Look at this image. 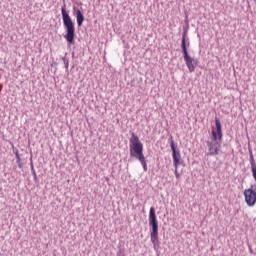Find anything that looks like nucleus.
<instances>
[{
	"label": "nucleus",
	"instance_id": "obj_15",
	"mask_svg": "<svg viewBox=\"0 0 256 256\" xmlns=\"http://www.w3.org/2000/svg\"><path fill=\"white\" fill-rule=\"evenodd\" d=\"M253 1H254L255 5H256V0H253Z\"/></svg>",
	"mask_w": 256,
	"mask_h": 256
},
{
	"label": "nucleus",
	"instance_id": "obj_8",
	"mask_svg": "<svg viewBox=\"0 0 256 256\" xmlns=\"http://www.w3.org/2000/svg\"><path fill=\"white\" fill-rule=\"evenodd\" d=\"M75 16L78 27H81L83 25V21H85V16H83V13L80 9L75 10Z\"/></svg>",
	"mask_w": 256,
	"mask_h": 256
},
{
	"label": "nucleus",
	"instance_id": "obj_6",
	"mask_svg": "<svg viewBox=\"0 0 256 256\" xmlns=\"http://www.w3.org/2000/svg\"><path fill=\"white\" fill-rule=\"evenodd\" d=\"M245 202L247 203L248 207H253L256 203V192L253 188H248L244 191Z\"/></svg>",
	"mask_w": 256,
	"mask_h": 256
},
{
	"label": "nucleus",
	"instance_id": "obj_12",
	"mask_svg": "<svg viewBox=\"0 0 256 256\" xmlns=\"http://www.w3.org/2000/svg\"><path fill=\"white\" fill-rule=\"evenodd\" d=\"M250 158H251V166L253 167V165H255V158H253V154H250Z\"/></svg>",
	"mask_w": 256,
	"mask_h": 256
},
{
	"label": "nucleus",
	"instance_id": "obj_2",
	"mask_svg": "<svg viewBox=\"0 0 256 256\" xmlns=\"http://www.w3.org/2000/svg\"><path fill=\"white\" fill-rule=\"evenodd\" d=\"M130 155L141 163L144 171H147V161L145 160V155L143 154V143L139 140V136L132 133L130 138Z\"/></svg>",
	"mask_w": 256,
	"mask_h": 256
},
{
	"label": "nucleus",
	"instance_id": "obj_7",
	"mask_svg": "<svg viewBox=\"0 0 256 256\" xmlns=\"http://www.w3.org/2000/svg\"><path fill=\"white\" fill-rule=\"evenodd\" d=\"M184 61L190 73L195 71V67L198 65V61L195 58H192L189 54L184 55Z\"/></svg>",
	"mask_w": 256,
	"mask_h": 256
},
{
	"label": "nucleus",
	"instance_id": "obj_3",
	"mask_svg": "<svg viewBox=\"0 0 256 256\" xmlns=\"http://www.w3.org/2000/svg\"><path fill=\"white\" fill-rule=\"evenodd\" d=\"M61 13H62V21L63 25L66 30V34L64 38L66 41L70 44L75 43V24L73 23V20L71 19V16H69V13H67V6L64 5L61 8Z\"/></svg>",
	"mask_w": 256,
	"mask_h": 256
},
{
	"label": "nucleus",
	"instance_id": "obj_14",
	"mask_svg": "<svg viewBox=\"0 0 256 256\" xmlns=\"http://www.w3.org/2000/svg\"><path fill=\"white\" fill-rule=\"evenodd\" d=\"M34 177H37V174L34 172Z\"/></svg>",
	"mask_w": 256,
	"mask_h": 256
},
{
	"label": "nucleus",
	"instance_id": "obj_13",
	"mask_svg": "<svg viewBox=\"0 0 256 256\" xmlns=\"http://www.w3.org/2000/svg\"><path fill=\"white\" fill-rule=\"evenodd\" d=\"M117 256H125V252L120 250L117 252Z\"/></svg>",
	"mask_w": 256,
	"mask_h": 256
},
{
	"label": "nucleus",
	"instance_id": "obj_5",
	"mask_svg": "<svg viewBox=\"0 0 256 256\" xmlns=\"http://www.w3.org/2000/svg\"><path fill=\"white\" fill-rule=\"evenodd\" d=\"M170 147L172 151L174 169H179V165H181V152H179L175 147V141H173V139L170 142Z\"/></svg>",
	"mask_w": 256,
	"mask_h": 256
},
{
	"label": "nucleus",
	"instance_id": "obj_11",
	"mask_svg": "<svg viewBox=\"0 0 256 256\" xmlns=\"http://www.w3.org/2000/svg\"><path fill=\"white\" fill-rule=\"evenodd\" d=\"M15 155H16L17 163H21V156L19 155V152H16Z\"/></svg>",
	"mask_w": 256,
	"mask_h": 256
},
{
	"label": "nucleus",
	"instance_id": "obj_9",
	"mask_svg": "<svg viewBox=\"0 0 256 256\" xmlns=\"http://www.w3.org/2000/svg\"><path fill=\"white\" fill-rule=\"evenodd\" d=\"M181 48H182V53L184 55H189V52H187V42L185 41V34L182 37V44H181Z\"/></svg>",
	"mask_w": 256,
	"mask_h": 256
},
{
	"label": "nucleus",
	"instance_id": "obj_10",
	"mask_svg": "<svg viewBox=\"0 0 256 256\" xmlns=\"http://www.w3.org/2000/svg\"><path fill=\"white\" fill-rule=\"evenodd\" d=\"M178 169L179 168H175V171H174L176 179H179V177H181V175L179 174Z\"/></svg>",
	"mask_w": 256,
	"mask_h": 256
},
{
	"label": "nucleus",
	"instance_id": "obj_1",
	"mask_svg": "<svg viewBox=\"0 0 256 256\" xmlns=\"http://www.w3.org/2000/svg\"><path fill=\"white\" fill-rule=\"evenodd\" d=\"M216 130H212V141H208V153L207 155L215 156L219 155V151L221 150V141L223 139V131L221 130V121L219 118H215Z\"/></svg>",
	"mask_w": 256,
	"mask_h": 256
},
{
	"label": "nucleus",
	"instance_id": "obj_4",
	"mask_svg": "<svg viewBox=\"0 0 256 256\" xmlns=\"http://www.w3.org/2000/svg\"><path fill=\"white\" fill-rule=\"evenodd\" d=\"M149 225L151 226L150 239L154 247L159 243V222H157V215L155 214V208L151 207L149 211Z\"/></svg>",
	"mask_w": 256,
	"mask_h": 256
}]
</instances>
